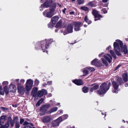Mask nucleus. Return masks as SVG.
<instances>
[{
  "label": "nucleus",
  "instance_id": "nucleus-1",
  "mask_svg": "<svg viewBox=\"0 0 128 128\" xmlns=\"http://www.w3.org/2000/svg\"><path fill=\"white\" fill-rule=\"evenodd\" d=\"M116 41V42H114V51L116 55L118 56L120 55V46L121 48L122 51L125 54H126L128 52V50L126 46L124 45L123 47L122 48L123 44L122 41L119 40H117Z\"/></svg>",
  "mask_w": 128,
  "mask_h": 128
},
{
  "label": "nucleus",
  "instance_id": "nucleus-2",
  "mask_svg": "<svg viewBox=\"0 0 128 128\" xmlns=\"http://www.w3.org/2000/svg\"><path fill=\"white\" fill-rule=\"evenodd\" d=\"M52 40H44L38 42L36 45V47L38 49H40V48L43 52H48L46 49L48 48L49 46V44L51 43Z\"/></svg>",
  "mask_w": 128,
  "mask_h": 128
},
{
  "label": "nucleus",
  "instance_id": "nucleus-3",
  "mask_svg": "<svg viewBox=\"0 0 128 128\" xmlns=\"http://www.w3.org/2000/svg\"><path fill=\"white\" fill-rule=\"evenodd\" d=\"M110 82H106L103 83L100 86V89L97 92V94L100 95L104 94L110 88Z\"/></svg>",
  "mask_w": 128,
  "mask_h": 128
},
{
  "label": "nucleus",
  "instance_id": "nucleus-4",
  "mask_svg": "<svg viewBox=\"0 0 128 128\" xmlns=\"http://www.w3.org/2000/svg\"><path fill=\"white\" fill-rule=\"evenodd\" d=\"M53 6L52 8H50L49 10H45L43 12V15L46 17L48 18H51L54 14V9L56 7V4H53Z\"/></svg>",
  "mask_w": 128,
  "mask_h": 128
},
{
  "label": "nucleus",
  "instance_id": "nucleus-5",
  "mask_svg": "<svg viewBox=\"0 0 128 128\" xmlns=\"http://www.w3.org/2000/svg\"><path fill=\"white\" fill-rule=\"evenodd\" d=\"M118 82L115 81H113L112 82V84L114 88L112 89V92L114 93H117L118 92V88L119 86L118 83L120 84L122 83V79L120 77H118Z\"/></svg>",
  "mask_w": 128,
  "mask_h": 128
},
{
  "label": "nucleus",
  "instance_id": "nucleus-6",
  "mask_svg": "<svg viewBox=\"0 0 128 128\" xmlns=\"http://www.w3.org/2000/svg\"><path fill=\"white\" fill-rule=\"evenodd\" d=\"M52 3V0H46L44 4H41L40 8V10H42L44 8H47L50 7Z\"/></svg>",
  "mask_w": 128,
  "mask_h": 128
},
{
  "label": "nucleus",
  "instance_id": "nucleus-7",
  "mask_svg": "<svg viewBox=\"0 0 128 128\" xmlns=\"http://www.w3.org/2000/svg\"><path fill=\"white\" fill-rule=\"evenodd\" d=\"M73 24H70L67 26L66 30L64 32V35H66L68 33H71L73 32Z\"/></svg>",
  "mask_w": 128,
  "mask_h": 128
},
{
  "label": "nucleus",
  "instance_id": "nucleus-8",
  "mask_svg": "<svg viewBox=\"0 0 128 128\" xmlns=\"http://www.w3.org/2000/svg\"><path fill=\"white\" fill-rule=\"evenodd\" d=\"M18 92L21 95H23L25 92V89L21 85L20 83H18Z\"/></svg>",
  "mask_w": 128,
  "mask_h": 128
},
{
  "label": "nucleus",
  "instance_id": "nucleus-9",
  "mask_svg": "<svg viewBox=\"0 0 128 128\" xmlns=\"http://www.w3.org/2000/svg\"><path fill=\"white\" fill-rule=\"evenodd\" d=\"M32 86V80L31 79L28 80L26 83V88L27 90H31Z\"/></svg>",
  "mask_w": 128,
  "mask_h": 128
},
{
  "label": "nucleus",
  "instance_id": "nucleus-10",
  "mask_svg": "<svg viewBox=\"0 0 128 128\" xmlns=\"http://www.w3.org/2000/svg\"><path fill=\"white\" fill-rule=\"evenodd\" d=\"M83 24L81 22H75L73 25H74V30L75 31H78L80 30V27Z\"/></svg>",
  "mask_w": 128,
  "mask_h": 128
},
{
  "label": "nucleus",
  "instance_id": "nucleus-11",
  "mask_svg": "<svg viewBox=\"0 0 128 128\" xmlns=\"http://www.w3.org/2000/svg\"><path fill=\"white\" fill-rule=\"evenodd\" d=\"M62 121V117H59L57 119L54 121L52 124L54 126H58L60 124Z\"/></svg>",
  "mask_w": 128,
  "mask_h": 128
},
{
  "label": "nucleus",
  "instance_id": "nucleus-12",
  "mask_svg": "<svg viewBox=\"0 0 128 128\" xmlns=\"http://www.w3.org/2000/svg\"><path fill=\"white\" fill-rule=\"evenodd\" d=\"M91 64L96 66H102L101 63L96 58L94 60L91 62Z\"/></svg>",
  "mask_w": 128,
  "mask_h": 128
},
{
  "label": "nucleus",
  "instance_id": "nucleus-13",
  "mask_svg": "<svg viewBox=\"0 0 128 128\" xmlns=\"http://www.w3.org/2000/svg\"><path fill=\"white\" fill-rule=\"evenodd\" d=\"M8 90L10 92L14 93L16 91V88L15 85L11 84L9 86Z\"/></svg>",
  "mask_w": 128,
  "mask_h": 128
},
{
  "label": "nucleus",
  "instance_id": "nucleus-14",
  "mask_svg": "<svg viewBox=\"0 0 128 128\" xmlns=\"http://www.w3.org/2000/svg\"><path fill=\"white\" fill-rule=\"evenodd\" d=\"M47 94V92L46 90L42 89L41 90L39 91L38 92V96L40 97L44 94L46 95Z\"/></svg>",
  "mask_w": 128,
  "mask_h": 128
},
{
  "label": "nucleus",
  "instance_id": "nucleus-15",
  "mask_svg": "<svg viewBox=\"0 0 128 128\" xmlns=\"http://www.w3.org/2000/svg\"><path fill=\"white\" fill-rule=\"evenodd\" d=\"M50 104H44L40 108V110L41 112H45L48 108L50 107Z\"/></svg>",
  "mask_w": 128,
  "mask_h": 128
},
{
  "label": "nucleus",
  "instance_id": "nucleus-16",
  "mask_svg": "<svg viewBox=\"0 0 128 128\" xmlns=\"http://www.w3.org/2000/svg\"><path fill=\"white\" fill-rule=\"evenodd\" d=\"M51 119V118L50 116H47L43 117L42 120V122L44 123H48L50 121Z\"/></svg>",
  "mask_w": 128,
  "mask_h": 128
},
{
  "label": "nucleus",
  "instance_id": "nucleus-17",
  "mask_svg": "<svg viewBox=\"0 0 128 128\" xmlns=\"http://www.w3.org/2000/svg\"><path fill=\"white\" fill-rule=\"evenodd\" d=\"M98 12L96 10H92V14L94 16L95 18H100L102 17V16L98 14Z\"/></svg>",
  "mask_w": 128,
  "mask_h": 128
},
{
  "label": "nucleus",
  "instance_id": "nucleus-18",
  "mask_svg": "<svg viewBox=\"0 0 128 128\" xmlns=\"http://www.w3.org/2000/svg\"><path fill=\"white\" fill-rule=\"evenodd\" d=\"M103 56L104 58L107 60L109 62H111L112 60V58L109 54H106L104 55Z\"/></svg>",
  "mask_w": 128,
  "mask_h": 128
},
{
  "label": "nucleus",
  "instance_id": "nucleus-19",
  "mask_svg": "<svg viewBox=\"0 0 128 128\" xmlns=\"http://www.w3.org/2000/svg\"><path fill=\"white\" fill-rule=\"evenodd\" d=\"M72 82L77 85H80L83 84V82L81 80L75 79L72 80Z\"/></svg>",
  "mask_w": 128,
  "mask_h": 128
},
{
  "label": "nucleus",
  "instance_id": "nucleus-20",
  "mask_svg": "<svg viewBox=\"0 0 128 128\" xmlns=\"http://www.w3.org/2000/svg\"><path fill=\"white\" fill-rule=\"evenodd\" d=\"M59 18L57 16H55L53 17L51 19L52 24H55L58 22Z\"/></svg>",
  "mask_w": 128,
  "mask_h": 128
},
{
  "label": "nucleus",
  "instance_id": "nucleus-21",
  "mask_svg": "<svg viewBox=\"0 0 128 128\" xmlns=\"http://www.w3.org/2000/svg\"><path fill=\"white\" fill-rule=\"evenodd\" d=\"M38 90V88L37 87H34L32 89V96H35L37 95V92Z\"/></svg>",
  "mask_w": 128,
  "mask_h": 128
},
{
  "label": "nucleus",
  "instance_id": "nucleus-22",
  "mask_svg": "<svg viewBox=\"0 0 128 128\" xmlns=\"http://www.w3.org/2000/svg\"><path fill=\"white\" fill-rule=\"evenodd\" d=\"M92 86V87L90 90V91L91 92H92L94 90H96L98 88V86L97 84H93Z\"/></svg>",
  "mask_w": 128,
  "mask_h": 128
},
{
  "label": "nucleus",
  "instance_id": "nucleus-23",
  "mask_svg": "<svg viewBox=\"0 0 128 128\" xmlns=\"http://www.w3.org/2000/svg\"><path fill=\"white\" fill-rule=\"evenodd\" d=\"M58 110V108L56 107H53L51 108L50 110L48 111V113H51L56 111Z\"/></svg>",
  "mask_w": 128,
  "mask_h": 128
},
{
  "label": "nucleus",
  "instance_id": "nucleus-24",
  "mask_svg": "<svg viewBox=\"0 0 128 128\" xmlns=\"http://www.w3.org/2000/svg\"><path fill=\"white\" fill-rule=\"evenodd\" d=\"M122 78L126 82L128 80V76L127 74L126 73L123 74L122 75Z\"/></svg>",
  "mask_w": 128,
  "mask_h": 128
},
{
  "label": "nucleus",
  "instance_id": "nucleus-25",
  "mask_svg": "<svg viewBox=\"0 0 128 128\" xmlns=\"http://www.w3.org/2000/svg\"><path fill=\"white\" fill-rule=\"evenodd\" d=\"M12 119L11 117L9 116L8 118V120L6 123V126L7 127H9L10 124V122H12Z\"/></svg>",
  "mask_w": 128,
  "mask_h": 128
},
{
  "label": "nucleus",
  "instance_id": "nucleus-26",
  "mask_svg": "<svg viewBox=\"0 0 128 128\" xmlns=\"http://www.w3.org/2000/svg\"><path fill=\"white\" fill-rule=\"evenodd\" d=\"M83 70L84 75H87L88 74V71L87 69L86 68L83 69Z\"/></svg>",
  "mask_w": 128,
  "mask_h": 128
},
{
  "label": "nucleus",
  "instance_id": "nucleus-27",
  "mask_svg": "<svg viewBox=\"0 0 128 128\" xmlns=\"http://www.w3.org/2000/svg\"><path fill=\"white\" fill-rule=\"evenodd\" d=\"M4 92H5L6 94H8V92L9 91V90L8 89V87L7 86H5L4 87Z\"/></svg>",
  "mask_w": 128,
  "mask_h": 128
},
{
  "label": "nucleus",
  "instance_id": "nucleus-28",
  "mask_svg": "<svg viewBox=\"0 0 128 128\" xmlns=\"http://www.w3.org/2000/svg\"><path fill=\"white\" fill-rule=\"evenodd\" d=\"M84 20L86 22H87L88 24H90L92 23V22L90 20H89L88 18V17L87 16H85L84 19Z\"/></svg>",
  "mask_w": 128,
  "mask_h": 128
},
{
  "label": "nucleus",
  "instance_id": "nucleus-29",
  "mask_svg": "<svg viewBox=\"0 0 128 128\" xmlns=\"http://www.w3.org/2000/svg\"><path fill=\"white\" fill-rule=\"evenodd\" d=\"M61 117H62V120H64L68 118V115L67 114H65L62 116Z\"/></svg>",
  "mask_w": 128,
  "mask_h": 128
},
{
  "label": "nucleus",
  "instance_id": "nucleus-30",
  "mask_svg": "<svg viewBox=\"0 0 128 128\" xmlns=\"http://www.w3.org/2000/svg\"><path fill=\"white\" fill-rule=\"evenodd\" d=\"M88 88L86 87H84L82 88L83 92L85 93H87L88 92Z\"/></svg>",
  "mask_w": 128,
  "mask_h": 128
},
{
  "label": "nucleus",
  "instance_id": "nucleus-31",
  "mask_svg": "<svg viewBox=\"0 0 128 128\" xmlns=\"http://www.w3.org/2000/svg\"><path fill=\"white\" fill-rule=\"evenodd\" d=\"M81 9L85 11H88L89 10V8L86 6H82L81 7Z\"/></svg>",
  "mask_w": 128,
  "mask_h": 128
},
{
  "label": "nucleus",
  "instance_id": "nucleus-32",
  "mask_svg": "<svg viewBox=\"0 0 128 128\" xmlns=\"http://www.w3.org/2000/svg\"><path fill=\"white\" fill-rule=\"evenodd\" d=\"M88 71L90 72L94 71L95 70V69L93 68L88 67L86 68Z\"/></svg>",
  "mask_w": 128,
  "mask_h": 128
},
{
  "label": "nucleus",
  "instance_id": "nucleus-33",
  "mask_svg": "<svg viewBox=\"0 0 128 128\" xmlns=\"http://www.w3.org/2000/svg\"><path fill=\"white\" fill-rule=\"evenodd\" d=\"M110 53L114 58H116V56L114 53L113 50H110Z\"/></svg>",
  "mask_w": 128,
  "mask_h": 128
},
{
  "label": "nucleus",
  "instance_id": "nucleus-34",
  "mask_svg": "<svg viewBox=\"0 0 128 128\" xmlns=\"http://www.w3.org/2000/svg\"><path fill=\"white\" fill-rule=\"evenodd\" d=\"M101 60L103 63L104 64L106 65V66L108 64V63H107V62L106 60L104 59L103 58H102Z\"/></svg>",
  "mask_w": 128,
  "mask_h": 128
},
{
  "label": "nucleus",
  "instance_id": "nucleus-35",
  "mask_svg": "<svg viewBox=\"0 0 128 128\" xmlns=\"http://www.w3.org/2000/svg\"><path fill=\"white\" fill-rule=\"evenodd\" d=\"M50 102H53L52 104L53 105H56V106L59 105V107H60L61 106L60 105V103H57L56 104H55V102H54V101L51 100H50Z\"/></svg>",
  "mask_w": 128,
  "mask_h": 128
},
{
  "label": "nucleus",
  "instance_id": "nucleus-36",
  "mask_svg": "<svg viewBox=\"0 0 128 128\" xmlns=\"http://www.w3.org/2000/svg\"><path fill=\"white\" fill-rule=\"evenodd\" d=\"M0 94L2 95H4V92L1 86H0Z\"/></svg>",
  "mask_w": 128,
  "mask_h": 128
},
{
  "label": "nucleus",
  "instance_id": "nucleus-37",
  "mask_svg": "<svg viewBox=\"0 0 128 128\" xmlns=\"http://www.w3.org/2000/svg\"><path fill=\"white\" fill-rule=\"evenodd\" d=\"M16 128H19L20 127V124L18 122H16Z\"/></svg>",
  "mask_w": 128,
  "mask_h": 128
},
{
  "label": "nucleus",
  "instance_id": "nucleus-38",
  "mask_svg": "<svg viewBox=\"0 0 128 128\" xmlns=\"http://www.w3.org/2000/svg\"><path fill=\"white\" fill-rule=\"evenodd\" d=\"M88 5L91 7H94V5L93 2H90L88 4Z\"/></svg>",
  "mask_w": 128,
  "mask_h": 128
},
{
  "label": "nucleus",
  "instance_id": "nucleus-39",
  "mask_svg": "<svg viewBox=\"0 0 128 128\" xmlns=\"http://www.w3.org/2000/svg\"><path fill=\"white\" fill-rule=\"evenodd\" d=\"M39 83V81L37 79H36L34 81V85L37 86L38 85Z\"/></svg>",
  "mask_w": 128,
  "mask_h": 128
},
{
  "label": "nucleus",
  "instance_id": "nucleus-40",
  "mask_svg": "<svg viewBox=\"0 0 128 128\" xmlns=\"http://www.w3.org/2000/svg\"><path fill=\"white\" fill-rule=\"evenodd\" d=\"M78 4H82L84 2V0H77Z\"/></svg>",
  "mask_w": 128,
  "mask_h": 128
},
{
  "label": "nucleus",
  "instance_id": "nucleus-41",
  "mask_svg": "<svg viewBox=\"0 0 128 128\" xmlns=\"http://www.w3.org/2000/svg\"><path fill=\"white\" fill-rule=\"evenodd\" d=\"M48 27L49 28H52L53 27V26L51 22L48 25Z\"/></svg>",
  "mask_w": 128,
  "mask_h": 128
},
{
  "label": "nucleus",
  "instance_id": "nucleus-42",
  "mask_svg": "<svg viewBox=\"0 0 128 128\" xmlns=\"http://www.w3.org/2000/svg\"><path fill=\"white\" fill-rule=\"evenodd\" d=\"M44 100V98H41L38 102V103L39 102L41 104H42Z\"/></svg>",
  "mask_w": 128,
  "mask_h": 128
},
{
  "label": "nucleus",
  "instance_id": "nucleus-43",
  "mask_svg": "<svg viewBox=\"0 0 128 128\" xmlns=\"http://www.w3.org/2000/svg\"><path fill=\"white\" fill-rule=\"evenodd\" d=\"M29 123L26 121H25L24 122V124H23V125L24 126H26L27 125H29Z\"/></svg>",
  "mask_w": 128,
  "mask_h": 128
},
{
  "label": "nucleus",
  "instance_id": "nucleus-44",
  "mask_svg": "<svg viewBox=\"0 0 128 128\" xmlns=\"http://www.w3.org/2000/svg\"><path fill=\"white\" fill-rule=\"evenodd\" d=\"M24 120L23 118H21L20 119V123L21 124H23V122H24Z\"/></svg>",
  "mask_w": 128,
  "mask_h": 128
},
{
  "label": "nucleus",
  "instance_id": "nucleus-45",
  "mask_svg": "<svg viewBox=\"0 0 128 128\" xmlns=\"http://www.w3.org/2000/svg\"><path fill=\"white\" fill-rule=\"evenodd\" d=\"M18 117H15L14 118V121H16V122H18Z\"/></svg>",
  "mask_w": 128,
  "mask_h": 128
},
{
  "label": "nucleus",
  "instance_id": "nucleus-46",
  "mask_svg": "<svg viewBox=\"0 0 128 128\" xmlns=\"http://www.w3.org/2000/svg\"><path fill=\"white\" fill-rule=\"evenodd\" d=\"M8 127L6 126V123L5 125L1 126L0 127V128H7Z\"/></svg>",
  "mask_w": 128,
  "mask_h": 128
},
{
  "label": "nucleus",
  "instance_id": "nucleus-47",
  "mask_svg": "<svg viewBox=\"0 0 128 128\" xmlns=\"http://www.w3.org/2000/svg\"><path fill=\"white\" fill-rule=\"evenodd\" d=\"M2 84L3 85H8V82L7 81H4L2 82Z\"/></svg>",
  "mask_w": 128,
  "mask_h": 128
},
{
  "label": "nucleus",
  "instance_id": "nucleus-48",
  "mask_svg": "<svg viewBox=\"0 0 128 128\" xmlns=\"http://www.w3.org/2000/svg\"><path fill=\"white\" fill-rule=\"evenodd\" d=\"M102 11L103 12L104 14L106 13L107 12V11L105 8H103L102 9Z\"/></svg>",
  "mask_w": 128,
  "mask_h": 128
},
{
  "label": "nucleus",
  "instance_id": "nucleus-49",
  "mask_svg": "<svg viewBox=\"0 0 128 128\" xmlns=\"http://www.w3.org/2000/svg\"><path fill=\"white\" fill-rule=\"evenodd\" d=\"M6 116H4V115L2 116H1L0 118L1 119L4 120V119L6 118Z\"/></svg>",
  "mask_w": 128,
  "mask_h": 128
},
{
  "label": "nucleus",
  "instance_id": "nucleus-50",
  "mask_svg": "<svg viewBox=\"0 0 128 128\" xmlns=\"http://www.w3.org/2000/svg\"><path fill=\"white\" fill-rule=\"evenodd\" d=\"M63 110H59L58 111V114H61L63 112Z\"/></svg>",
  "mask_w": 128,
  "mask_h": 128
},
{
  "label": "nucleus",
  "instance_id": "nucleus-51",
  "mask_svg": "<svg viewBox=\"0 0 128 128\" xmlns=\"http://www.w3.org/2000/svg\"><path fill=\"white\" fill-rule=\"evenodd\" d=\"M24 128H32V127L29 125H27L25 126Z\"/></svg>",
  "mask_w": 128,
  "mask_h": 128
},
{
  "label": "nucleus",
  "instance_id": "nucleus-52",
  "mask_svg": "<svg viewBox=\"0 0 128 128\" xmlns=\"http://www.w3.org/2000/svg\"><path fill=\"white\" fill-rule=\"evenodd\" d=\"M10 123L12 127H13L14 126V122H10Z\"/></svg>",
  "mask_w": 128,
  "mask_h": 128
},
{
  "label": "nucleus",
  "instance_id": "nucleus-53",
  "mask_svg": "<svg viewBox=\"0 0 128 128\" xmlns=\"http://www.w3.org/2000/svg\"><path fill=\"white\" fill-rule=\"evenodd\" d=\"M52 83V81H48L47 82V84L48 85L51 84Z\"/></svg>",
  "mask_w": 128,
  "mask_h": 128
},
{
  "label": "nucleus",
  "instance_id": "nucleus-54",
  "mask_svg": "<svg viewBox=\"0 0 128 128\" xmlns=\"http://www.w3.org/2000/svg\"><path fill=\"white\" fill-rule=\"evenodd\" d=\"M104 52H102L101 54H100L98 55V56L100 57H101L102 56H103V55L104 54Z\"/></svg>",
  "mask_w": 128,
  "mask_h": 128
},
{
  "label": "nucleus",
  "instance_id": "nucleus-55",
  "mask_svg": "<svg viewBox=\"0 0 128 128\" xmlns=\"http://www.w3.org/2000/svg\"><path fill=\"white\" fill-rule=\"evenodd\" d=\"M20 81L21 83H24L25 82V80L24 79H21Z\"/></svg>",
  "mask_w": 128,
  "mask_h": 128
},
{
  "label": "nucleus",
  "instance_id": "nucleus-56",
  "mask_svg": "<svg viewBox=\"0 0 128 128\" xmlns=\"http://www.w3.org/2000/svg\"><path fill=\"white\" fill-rule=\"evenodd\" d=\"M41 104L39 102L38 103V102L37 103L36 105V106L38 107L39 106L40 104Z\"/></svg>",
  "mask_w": 128,
  "mask_h": 128
},
{
  "label": "nucleus",
  "instance_id": "nucleus-57",
  "mask_svg": "<svg viewBox=\"0 0 128 128\" xmlns=\"http://www.w3.org/2000/svg\"><path fill=\"white\" fill-rule=\"evenodd\" d=\"M70 15H74V12L73 11L70 12Z\"/></svg>",
  "mask_w": 128,
  "mask_h": 128
},
{
  "label": "nucleus",
  "instance_id": "nucleus-58",
  "mask_svg": "<svg viewBox=\"0 0 128 128\" xmlns=\"http://www.w3.org/2000/svg\"><path fill=\"white\" fill-rule=\"evenodd\" d=\"M66 10V8H64L62 10L64 14L65 13V11Z\"/></svg>",
  "mask_w": 128,
  "mask_h": 128
},
{
  "label": "nucleus",
  "instance_id": "nucleus-59",
  "mask_svg": "<svg viewBox=\"0 0 128 128\" xmlns=\"http://www.w3.org/2000/svg\"><path fill=\"white\" fill-rule=\"evenodd\" d=\"M12 106H13L14 107H15V108L16 107L18 106L16 104H12Z\"/></svg>",
  "mask_w": 128,
  "mask_h": 128
},
{
  "label": "nucleus",
  "instance_id": "nucleus-60",
  "mask_svg": "<svg viewBox=\"0 0 128 128\" xmlns=\"http://www.w3.org/2000/svg\"><path fill=\"white\" fill-rule=\"evenodd\" d=\"M120 66H121L120 65H118L116 67V69H115V70H116L117 69H118Z\"/></svg>",
  "mask_w": 128,
  "mask_h": 128
},
{
  "label": "nucleus",
  "instance_id": "nucleus-61",
  "mask_svg": "<svg viewBox=\"0 0 128 128\" xmlns=\"http://www.w3.org/2000/svg\"><path fill=\"white\" fill-rule=\"evenodd\" d=\"M110 48H111V46H108V47L107 48H106V50H109Z\"/></svg>",
  "mask_w": 128,
  "mask_h": 128
},
{
  "label": "nucleus",
  "instance_id": "nucleus-62",
  "mask_svg": "<svg viewBox=\"0 0 128 128\" xmlns=\"http://www.w3.org/2000/svg\"><path fill=\"white\" fill-rule=\"evenodd\" d=\"M52 96V94L50 93L48 94V95L47 96L48 97H51Z\"/></svg>",
  "mask_w": 128,
  "mask_h": 128
},
{
  "label": "nucleus",
  "instance_id": "nucleus-63",
  "mask_svg": "<svg viewBox=\"0 0 128 128\" xmlns=\"http://www.w3.org/2000/svg\"><path fill=\"white\" fill-rule=\"evenodd\" d=\"M19 80V79H16V80L15 81H14V82H18Z\"/></svg>",
  "mask_w": 128,
  "mask_h": 128
},
{
  "label": "nucleus",
  "instance_id": "nucleus-64",
  "mask_svg": "<svg viewBox=\"0 0 128 128\" xmlns=\"http://www.w3.org/2000/svg\"><path fill=\"white\" fill-rule=\"evenodd\" d=\"M4 123V122L3 121H0V125H2Z\"/></svg>",
  "mask_w": 128,
  "mask_h": 128
}]
</instances>
